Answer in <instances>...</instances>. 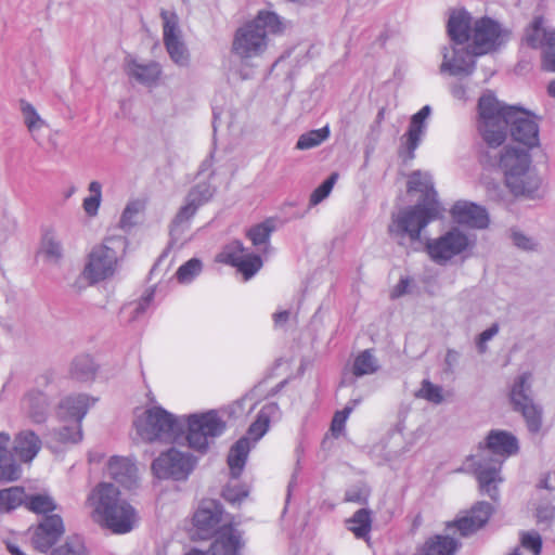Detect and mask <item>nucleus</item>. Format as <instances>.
Here are the masks:
<instances>
[{
	"mask_svg": "<svg viewBox=\"0 0 555 555\" xmlns=\"http://www.w3.org/2000/svg\"><path fill=\"white\" fill-rule=\"evenodd\" d=\"M202 261L198 258H192L178 268L176 278L179 283L186 284L192 282L202 272Z\"/></svg>",
	"mask_w": 555,
	"mask_h": 555,
	"instance_id": "37",
	"label": "nucleus"
},
{
	"mask_svg": "<svg viewBox=\"0 0 555 555\" xmlns=\"http://www.w3.org/2000/svg\"><path fill=\"white\" fill-rule=\"evenodd\" d=\"M289 318L288 311H279L273 314V321L276 325L285 323Z\"/></svg>",
	"mask_w": 555,
	"mask_h": 555,
	"instance_id": "52",
	"label": "nucleus"
},
{
	"mask_svg": "<svg viewBox=\"0 0 555 555\" xmlns=\"http://www.w3.org/2000/svg\"><path fill=\"white\" fill-rule=\"evenodd\" d=\"M452 219L472 229H485L489 225L487 210H451Z\"/></svg>",
	"mask_w": 555,
	"mask_h": 555,
	"instance_id": "27",
	"label": "nucleus"
},
{
	"mask_svg": "<svg viewBox=\"0 0 555 555\" xmlns=\"http://www.w3.org/2000/svg\"><path fill=\"white\" fill-rule=\"evenodd\" d=\"M164 28V43L170 57L177 64H184L188 60L186 51L180 39L179 20L175 12L162 10Z\"/></svg>",
	"mask_w": 555,
	"mask_h": 555,
	"instance_id": "17",
	"label": "nucleus"
},
{
	"mask_svg": "<svg viewBox=\"0 0 555 555\" xmlns=\"http://www.w3.org/2000/svg\"><path fill=\"white\" fill-rule=\"evenodd\" d=\"M442 68H448V69H449L451 73H453V74H456V73H460V72H462V70H463V68H462V67L456 66V65L454 64V62H452V61H450V62H443V64H442Z\"/></svg>",
	"mask_w": 555,
	"mask_h": 555,
	"instance_id": "53",
	"label": "nucleus"
},
{
	"mask_svg": "<svg viewBox=\"0 0 555 555\" xmlns=\"http://www.w3.org/2000/svg\"><path fill=\"white\" fill-rule=\"evenodd\" d=\"M248 495L247 490L242 486H227L222 491V496L230 503H240Z\"/></svg>",
	"mask_w": 555,
	"mask_h": 555,
	"instance_id": "46",
	"label": "nucleus"
},
{
	"mask_svg": "<svg viewBox=\"0 0 555 555\" xmlns=\"http://www.w3.org/2000/svg\"><path fill=\"white\" fill-rule=\"evenodd\" d=\"M108 475L120 485L131 488L135 482L137 467L127 457L113 456L107 464Z\"/></svg>",
	"mask_w": 555,
	"mask_h": 555,
	"instance_id": "23",
	"label": "nucleus"
},
{
	"mask_svg": "<svg viewBox=\"0 0 555 555\" xmlns=\"http://www.w3.org/2000/svg\"><path fill=\"white\" fill-rule=\"evenodd\" d=\"M283 29L284 25L276 14L260 11L253 21L236 30L232 51L242 59L260 55L267 48V36L281 34Z\"/></svg>",
	"mask_w": 555,
	"mask_h": 555,
	"instance_id": "4",
	"label": "nucleus"
},
{
	"mask_svg": "<svg viewBox=\"0 0 555 555\" xmlns=\"http://www.w3.org/2000/svg\"><path fill=\"white\" fill-rule=\"evenodd\" d=\"M529 374H522L514 383L509 399L514 410L519 411L526 420L530 431L538 433L541 428V411L532 403L531 399L525 392V386L529 379Z\"/></svg>",
	"mask_w": 555,
	"mask_h": 555,
	"instance_id": "15",
	"label": "nucleus"
},
{
	"mask_svg": "<svg viewBox=\"0 0 555 555\" xmlns=\"http://www.w3.org/2000/svg\"><path fill=\"white\" fill-rule=\"evenodd\" d=\"M507 33L491 18L477 20L472 28L467 50L475 56L495 51L507 39Z\"/></svg>",
	"mask_w": 555,
	"mask_h": 555,
	"instance_id": "8",
	"label": "nucleus"
},
{
	"mask_svg": "<svg viewBox=\"0 0 555 555\" xmlns=\"http://www.w3.org/2000/svg\"><path fill=\"white\" fill-rule=\"evenodd\" d=\"M127 73L138 81L149 83L158 78L160 70L156 63L139 64L132 61L128 63Z\"/></svg>",
	"mask_w": 555,
	"mask_h": 555,
	"instance_id": "32",
	"label": "nucleus"
},
{
	"mask_svg": "<svg viewBox=\"0 0 555 555\" xmlns=\"http://www.w3.org/2000/svg\"><path fill=\"white\" fill-rule=\"evenodd\" d=\"M26 492L23 487H10L0 490V513H10L25 505Z\"/></svg>",
	"mask_w": 555,
	"mask_h": 555,
	"instance_id": "28",
	"label": "nucleus"
},
{
	"mask_svg": "<svg viewBox=\"0 0 555 555\" xmlns=\"http://www.w3.org/2000/svg\"><path fill=\"white\" fill-rule=\"evenodd\" d=\"M193 526L198 539L216 535L210 551L212 555H238L242 547L241 533L233 519L223 522L222 505L214 500L203 501L193 515Z\"/></svg>",
	"mask_w": 555,
	"mask_h": 555,
	"instance_id": "2",
	"label": "nucleus"
},
{
	"mask_svg": "<svg viewBox=\"0 0 555 555\" xmlns=\"http://www.w3.org/2000/svg\"><path fill=\"white\" fill-rule=\"evenodd\" d=\"M42 448L40 437L33 430L18 431L13 440V454L22 463H31Z\"/></svg>",
	"mask_w": 555,
	"mask_h": 555,
	"instance_id": "20",
	"label": "nucleus"
},
{
	"mask_svg": "<svg viewBox=\"0 0 555 555\" xmlns=\"http://www.w3.org/2000/svg\"><path fill=\"white\" fill-rule=\"evenodd\" d=\"M369 496V491L364 487H354L346 491L345 501L351 503H365Z\"/></svg>",
	"mask_w": 555,
	"mask_h": 555,
	"instance_id": "47",
	"label": "nucleus"
},
{
	"mask_svg": "<svg viewBox=\"0 0 555 555\" xmlns=\"http://www.w3.org/2000/svg\"><path fill=\"white\" fill-rule=\"evenodd\" d=\"M251 448V442L249 438L242 437L240 438L230 449L228 454V465L231 472V475L234 478H238L244 469L246 460L248 457L249 451Z\"/></svg>",
	"mask_w": 555,
	"mask_h": 555,
	"instance_id": "24",
	"label": "nucleus"
},
{
	"mask_svg": "<svg viewBox=\"0 0 555 555\" xmlns=\"http://www.w3.org/2000/svg\"><path fill=\"white\" fill-rule=\"evenodd\" d=\"M409 285H410L409 279H401L399 281V283L391 291V298H398V297L404 295L408 291Z\"/></svg>",
	"mask_w": 555,
	"mask_h": 555,
	"instance_id": "51",
	"label": "nucleus"
},
{
	"mask_svg": "<svg viewBox=\"0 0 555 555\" xmlns=\"http://www.w3.org/2000/svg\"><path fill=\"white\" fill-rule=\"evenodd\" d=\"M469 244L465 234L453 229L436 240L428 241L426 249L434 261L442 263L465 251Z\"/></svg>",
	"mask_w": 555,
	"mask_h": 555,
	"instance_id": "13",
	"label": "nucleus"
},
{
	"mask_svg": "<svg viewBox=\"0 0 555 555\" xmlns=\"http://www.w3.org/2000/svg\"><path fill=\"white\" fill-rule=\"evenodd\" d=\"M525 40L533 49H542V67L555 72V28H547L545 18L534 16L526 28Z\"/></svg>",
	"mask_w": 555,
	"mask_h": 555,
	"instance_id": "10",
	"label": "nucleus"
},
{
	"mask_svg": "<svg viewBox=\"0 0 555 555\" xmlns=\"http://www.w3.org/2000/svg\"><path fill=\"white\" fill-rule=\"evenodd\" d=\"M385 112H386V109L384 107L379 109V112L377 114V122H380L384 119Z\"/></svg>",
	"mask_w": 555,
	"mask_h": 555,
	"instance_id": "57",
	"label": "nucleus"
},
{
	"mask_svg": "<svg viewBox=\"0 0 555 555\" xmlns=\"http://www.w3.org/2000/svg\"><path fill=\"white\" fill-rule=\"evenodd\" d=\"M379 370V363L373 349L359 352L352 363L351 372L356 377L375 374Z\"/></svg>",
	"mask_w": 555,
	"mask_h": 555,
	"instance_id": "26",
	"label": "nucleus"
},
{
	"mask_svg": "<svg viewBox=\"0 0 555 555\" xmlns=\"http://www.w3.org/2000/svg\"><path fill=\"white\" fill-rule=\"evenodd\" d=\"M96 367L89 356L77 358L70 367V376L80 382L92 380L95 376Z\"/></svg>",
	"mask_w": 555,
	"mask_h": 555,
	"instance_id": "33",
	"label": "nucleus"
},
{
	"mask_svg": "<svg viewBox=\"0 0 555 555\" xmlns=\"http://www.w3.org/2000/svg\"><path fill=\"white\" fill-rule=\"evenodd\" d=\"M138 435L145 441L163 440L177 428V418L160 406L146 409L134 421Z\"/></svg>",
	"mask_w": 555,
	"mask_h": 555,
	"instance_id": "7",
	"label": "nucleus"
},
{
	"mask_svg": "<svg viewBox=\"0 0 555 555\" xmlns=\"http://www.w3.org/2000/svg\"><path fill=\"white\" fill-rule=\"evenodd\" d=\"M90 195L83 199L82 208H99L101 205L102 186L98 181H92L89 185Z\"/></svg>",
	"mask_w": 555,
	"mask_h": 555,
	"instance_id": "45",
	"label": "nucleus"
},
{
	"mask_svg": "<svg viewBox=\"0 0 555 555\" xmlns=\"http://www.w3.org/2000/svg\"><path fill=\"white\" fill-rule=\"evenodd\" d=\"M415 396L435 404H439L443 400L442 388L440 386L434 385L428 379H424L422 382V387L417 390Z\"/></svg>",
	"mask_w": 555,
	"mask_h": 555,
	"instance_id": "40",
	"label": "nucleus"
},
{
	"mask_svg": "<svg viewBox=\"0 0 555 555\" xmlns=\"http://www.w3.org/2000/svg\"><path fill=\"white\" fill-rule=\"evenodd\" d=\"M429 106H424L412 116L409 129L401 138V146L399 150V156L404 162L412 160L415 157L414 152L421 142L424 131V121L429 116Z\"/></svg>",
	"mask_w": 555,
	"mask_h": 555,
	"instance_id": "18",
	"label": "nucleus"
},
{
	"mask_svg": "<svg viewBox=\"0 0 555 555\" xmlns=\"http://www.w3.org/2000/svg\"><path fill=\"white\" fill-rule=\"evenodd\" d=\"M351 412H352V408L346 406L341 411H337L334 414L332 423H331V431L334 437H339L343 434V431L345 429L346 422Z\"/></svg>",
	"mask_w": 555,
	"mask_h": 555,
	"instance_id": "44",
	"label": "nucleus"
},
{
	"mask_svg": "<svg viewBox=\"0 0 555 555\" xmlns=\"http://www.w3.org/2000/svg\"><path fill=\"white\" fill-rule=\"evenodd\" d=\"M348 529L356 538H365L372 528L371 512L365 508L357 511L353 516L346 520Z\"/></svg>",
	"mask_w": 555,
	"mask_h": 555,
	"instance_id": "29",
	"label": "nucleus"
},
{
	"mask_svg": "<svg viewBox=\"0 0 555 555\" xmlns=\"http://www.w3.org/2000/svg\"><path fill=\"white\" fill-rule=\"evenodd\" d=\"M479 449L487 450L500 457L492 465L483 466L480 464L476 469V478L480 490L494 498L496 494L495 486L502 481L500 476L502 463L518 452V440L508 431L494 429L487 435L485 443H480Z\"/></svg>",
	"mask_w": 555,
	"mask_h": 555,
	"instance_id": "5",
	"label": "nucleus"
},
{
	"mask_svg": "<svg viewBox=\"0 0 555 555\" xmlns=\"http://www.w3.org/2000/svg\"><path fill=\"white\" fill-rule=\"evenodd\" d=\"M25 507L35 514H47L53 512L56 504L53 498L47 493L26 494Z\"/></svg>",
	"mask_w": 555,
	"mask_h": 555,
	"instance_id": "34",
	"label": "nucleus"
},
{
	"mask_svg": "<svg viewBox=\"0 0 555 555\" xmlns=\"http://www.w3.org/2000/svg\"><path fill=\"white\" fill-rule=\"evenodd\" d=\"M547 92L551 96L555 98V80L551 81L547 86Z\"/></svg>",
	"mask_w": 555,
	"mask_h": 555,
	"instance_id": "55",
	"label": "nucleus"
},
{
	"mask_svg": "<svg viewBox=\"0 0 555 555\" xmlns=\"http://www.w3.org/2000/svg\"><path fill=\"white\" fill-rule=\"evenodd\" d=\"M520 546L529 551L532 555H541L543 540L541 534L535 530L521 531L519 533Z\"/></svg>",
	"mask_w": 555,
	"mask_h": 555,
	"instance_id": "38",
	"label": "nucleus"
},
{
	"mask_svg": "<svg viewBox=\"0 0 555 555\" xmlns=\"http://www.w3.org/2000/svg\"><path fill=\"white\" fill-rule=\"evenodd\" d=\"M438 212L439 210H403L393 218L389 231L396 236L409 235L411 241H417L421 231L438 217Z\"/></svg>",
	"mask_w": 555,
	"mask_h": 555,
	"instance_id": "12",
	"label": "nucleus"
},
{
	"mask_svg": "<svg viewBox=\"0 0 555 555\" xmlns=\"http://www.w3.org/2000/svg\"><path fill=\"white\" fill-rule=\"evenodd\" d=\"M61 409L79 425L89 409V398L82 395L67 397L61 403Z\"/></svg>",
	"mask_w": 555,
	"mask_h": 555,
	"instance_id": "30",
	"label": "nucleus"
},
{
	"mask_svg": "<svg viewBox=\"0 0 555 555\" xmlns=\"http://www.w3.org/2000/svg\"><path fill=\"white\" fill-rule=\"evenodd\" d=\"M42 251L48 258L59 259L61 256L60 246L57 243L53 242L51 238L46 236L42 242Z\"/></svg>",
	"mask_w": 555,
	"mask_h": 555,
	"instance_id": "48",
	"label": "nucleus"
},
{
	"mask_svg": "<svg viewBox=\"0 0 555 555\" xmlns=\"http://www.w3.org/2000/svg\"><path fill=\"white\" fill-rule=\"evenodd\" d=\"M499 332V326L498 324H493L491 327H489L488 330L483 331L478 339H477V347H478V350L480 352H485L487 347H486V344L488 340H490L494 335H496Z\"/></svg>",
	"mask_w": 555,
	"mask_h": 555,
	"instance_id": "49",
	"label": "nucleus"
},
{
	"mask_svg": "<svg viewBox=\"0 0 555 555\" xmlns=\"http://www.w3.org/2000/svg\"><path fill=\"white\" fill-rule=\"evenodd\" d=\"M11 437L8 433H0V481L11 482L21 477L22 469L9 450Z\"/></svg>",
	"mask_w": 555,
	"mask_h": 555,
	"instance_id": "22",
	"label": "nucleus"
},
{
	"mask_svg": "<svg viewBox=\"0 0 555 555\" xmlns=\"http://www.w3.org/2000/svg\"><path fill=\"white\" fill-rule=\"evenodd\" d=\"M330 137V128L328 126H324L320 129L310 130L306 133H302L297 143L296 149L298 150H309L320 145Z\"/></svg>",
	"mask_w": 555,
	"mask_h": 555,
	"instance_id": "35",
	"label": "nucleus"
},
{
	"mask_svg": "<svg viewBox=\"0 0 555 555\" xmlns=\"http://www.w3.org/2000/svg\"><path fill=\"white\" fill-rule=\"evenodd\" d=\"M53 555H86L83 541L79 537H70L53 551Z\"/></svg>",
	"mask_w": 555,
	"mask_h": 555,
	"instance_id": "42",
	"label": "nucleus"
},
{
	"mask_svg": "<svg viewBox=\"0 0 555 555\" xmlns=\"http://www.w3.org/2000/svg\"><path fill=\"white\" fill-rule=\"evenodd\" d=\"M422 522V516L417 515L414 519L413 527H417Z\"/></svg>",
	"mask_w": 555,
	"mask_h": 555,
	"instance_id": "60",
	"label": "nucleus"
},
{
	"mask_svg": "<svg viewBox=\"0 0 555 555\" xmlns=\"http://www.w3.org/2000/svg\"><path fill=\"white\" fill-rule=\"evenodd\" d=\"M406 188L409 193H420L424 199L423 204H418L413 208H439L436 192L428 175L421 171L412 172L409 176Z\"/></svg>",
	"mask_w": 555,
	"mask_h": 555,
	"instance_id": "21",
	"label": "nucleus"
},
{
	"mask_svg": "<svg viewBox=\"0 0 555 555\" xmlns=\"http://www.w3.org/2000/svg\"><path fill=\"white\" fill-rule=\"evenodd\" d=\"M61 437L63 440H70L72 442H78L81 440V433L77 430V433L73 437H67L64 433H61Z\"/></svg>",
	"mask_w": 555,
	"mask_h": 555,
	"instance_id": "54",
	"label": "nucleus"
},
{
	"mask_svg": "<svg viewBox=\"0 0 555 555\" xmlns=\"http://www.w3.org/2000/svg\"><path fill=\"white\" fill-rule=\"evenodd\" d=\"M509 128L513 140L522 149L505 147L500 158L505 182L514 195L533 196L539 179L530 172L529 150L539 145V126L535 116L517 106L505 105L492 92L478 101L477 129L490 147L504 143Z\"/></svg>",
	"mask_w": 555,
	"mask_h": 555,
	"instance_id": "1",
	"label": "nucleus"
},
{
	"mask_svg": "<svg viewBox=\"0 0 555 555\" xmlns=\"http://www.w3.org/2000/svg\"><path fill=\"white\" fill-rule=\"evenodd\" d=\"M492 506L486 502L476 503L465 516L456 519L451 526L455 527L462 535H468L482 528L489 520Z\"/></svg>",
	"mask_w": 555,
	"mask_h": 555,
	"instance_id": "19",
	"label": "nucleus"
},
{
	"mask_svg": "<svg viewBox=\"0 0 555 555\" xmlns=\"http://www.w3.org/2000/svg\"><path fill=\"white\" fill-rule=\"evenodd\" d=\"M24 404L27 409L28 416L35 423L44 421L47 413V399L41 392H30L24 398Z\"/></svg>",
	"mask_w": 555,
	"mask_h": 555,
	"instance_id": "31",
	"label": "nucleus"
},
{
	"mask_svg": "<svg viewBox=\"0 0 555 555\" xmlns=\"http://www.w3.org/2000/svg\"><path fill=\"white\" fill-rule=\"evenodd\" d=\"M186 555H206V554L198 550H192Z\"/></svg>",
	"mask_w": 555,
	"mask_h": 555,
	"instance_id": "58",
	"label": "nucleus"
},
{
	"mask_svg": "<svg viewBox=\"0 0 555 555\" xmlns=\"http://www.w3.org/2000/svg\"><path fill=\"white\" fill-rule=\"evenodd\" d=\"M473 26L470 25V16L466 13H453L448 22V34L456 43H465L469 40Z\"/></svg>",
	"mask_w": 555,
	"mask_h": 555,
	"instance_id": "25",
	"label": "nucleus"
},
{
	"mask_svg": "<svg viewBox=\"0 0 555 555\" xmlns=\"http://www.w3.org/2000/svg\"><path fill=\"white\" fill-rule=\"evenodd\" d=\"M116 253L101 245L92 249L89 255V261L86 264L82 275L90 283L94 284L112 276L116 270Z\"/></svg>",
	"mask_w": 555,
	"mask_h": 555,
	"instance_id": "14",
	"label": "nucleus"
},
{
	"mask_svg": "<svg viewBox=\"0 0 555 555\" xmlns=\"http://www.w3.org/2000/svg\"><path fill=\"white\" fill-rule=\"evenodd\" d=\"M270 426V417L264 411H260L248 428V436L254 442L258 441L264 436Z\"/></svg>",
	"mask_w": 555,
	"mask_h": 555,
	"instance_id": "41",
	"label": "nucleus"
},
{
	"mask_svg": "<svg viewBox=\"0 0 555 555\" xmlns=\"http://www.w3.org/2000/svg\"><path fill=\"white\" fill-rule=\"evenodd\" d=\"M337 175L333 173L321 185H319L311 194L310 196V204L311 205H318L320 202H322L325 197L328 196L331 193L335 181H336Z\"/></svg>",
	"mask_w": 555,
	"mask_h": 555,
	"instance_id": "43",
	"label": "nucleus"
},
{
	"mask_svg": "<svg viewBox=\"0 0 555 555\" xmlns=\"http://www.w3.org/2000/svg\"><path fill=\"white\" fill-rule=\"evenodd\" d=\"M20 104L27 129L33 132L41 128L44 121L41 119L36 108L25 100H21Z\"/></svg>",
	"mask_w": 555,
	"mask_h": 555,
	"instance_id": "39",
	"label": "nucleus"
},
{
	"mask_svg": "<svg viewBox=\"0 0 555 555\" xmlns=\"http://www.w3.org/2000/svg\"><path fill=\"white\" fill-rule=\"evenodd\" d=\"M215 261L235 268L243 275L244 281L250 280L263 264L261 257L248 253L240 241H232L224 245L216 255Z\"/></svg>",
	"mask_w": 555,
	"mask_h": 555,
	"instance_id": "9",
	"label": "nucleus"
},
{
	"mask_svg": "<svg viewBox=\"0 0 555 555\" xmlns=\"http://www.w3.org/2000/svg\"><path fill=\"white\" fill-rule=\"evenodd\" d=\"M186 440L189 446L204 452L209 443L225 430V422L215 411L188 417Z\"/></svg>",
	"mask_w": 555,
	"mask_h": 555,
	"instance_id": "6",
	"label": "nucleus"
},
{
	"mask_svg": "<svg viewBox=\"0 0 555 555\" xmlns=\"http://www.w3.org/2000/svg\"><path fill=\"white\" fill-rule=\"evenodd\" d=\"M195 465L192 455L172 448L162 453L152 463V470L157 478L186 479Z\"/></svg>",
	"mask_w": 555,
	"mask_h": 555,
	"instance_id": "11",
	"label": "nucleus"
},
{
	"mask_svg": "<svg viewBox=\"0 0 555 555\" xmlns=\"http://www.w3.org/2000/svg\"><path fill=\"white\" fill-rule=\"evenodd\" d=\"M88 212H90V216H94L96 214V209H93V210H87Z\"/></svg>",
	"mask_w": 555,
	"mask_h": 555,
	"instance_id": "61",
	"label": "nucleus"
},
{
	"mask_svg": "<svg viewBox=\"0 0 555 555\" xmlns=\"http://www.w3.org/2000/svg\"><path fill=\"white\" fill-rule=\"evenodd\" d=\"M512 237H513L515 245L518 246L519 248H522V249H531L532 248L531 240L529 237L525 236L524 234H521L519 232H514Z\"/></svg>",
	"mask_w": 555,
	"mask_h": 555,
	"instance_id": "50",
	"label": "nucleus"
},
{
	"mask_svg": "<svg viewBox=\"0 0 555 555\" xmlns=\"http://www.w3.org/2000/svg\"><path fill=\"white\" fill-rule=\"evenodd\" d=\"M65 528L59 515L46 516L31 529V544L42 553L48 552L64 534Z\"/></svg>",
	"mask_w": 555,
	"mask_h": 555,
	"instance_id": "16",
	"label": "nucleus"
},
{
	"mask_svg": "<svg viewBox=\"0 0 555 555\" xmlns=\"http://www.w3.org/2000/svg\"><path fill=\"white\" fill-rule=\"evenodd\" d=\"M453 208H473V209H476V208H480V207L478 205L472 203L468 206L467 205L460 206L459 204H455L453 206Z\"/></svg>",
	"mask_w": 555,
	"mask_h": 555,
	"instance_id": "56",
	"label": "nucleus"
},
{
	"mask_svg": "<svg viewBox=\"0 0 555 555\" xmlns=\"http://www.w3.org/2000/svg\"><path fill=\"white\" fill-rule=\"evenodd\" d=\"M87 503L92 508L93 519L113 533H127L138 521L135 509L120 499L119 490L112 483H99L89 494Z\"/></svg>",
	"mask_w": 555,
	"mask_h": 555,
	"instance_id": "3",
	"label": "nucleus"
},
{
	"mask_svg": "<svg viewBox=\"0 0 555 555\" xmlns=\"http://www.w3.org/2000/svg\"><path fill=\"white\" fill-rule=\"evenodd\" d=\"M507 555H522L519 547H515L512 552H509Z\"/></svg>",
	"mask_w": 555,
	"mask_h": 555,
	"instance_id": "59",
	"label": "nucleus"
},
{
	"mask_svg": "<svg viewBox=\"0 0 555 555\" xmlns=\"http://www.w3.org/2000/svg\"><path fill=\"white\" fill-rule=\"evenodd\" d=\"M275 224L273 219H267L261 223H258L246 232V236L251 243L257 246L268 242L271 233L274 231Z\"/></svg>",
	"mask_w": 555,
	"mask_h": 555,
	"instance_id": "36",
	"label": "nucleus"
}]
</instances>
